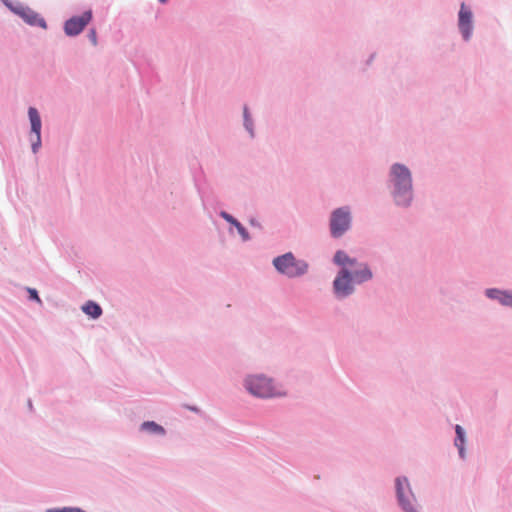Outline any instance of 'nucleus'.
Listing matches in <instances>:
<instances>
[{
	"label": "nucleus",
	"mask_w": 512,
	"mask_h": 512,
	"mask_svg": "<svg viewBox=\"0 0 512 512\" xmlns=\"http://www.w3.org/2000/svg\"><path fill=\"white\" fill-rule=\"evenodd\" d=\"M391 178L395 186V200L399 205H408L411 201L412 180L409 169L401 164L391 168Z\"/></svg>",
	"instance_id": "1"
},
{
	"label": "nucleus",
	"mask_w": 512,
	"mask_h": 512,
	"mask_svg": "<svg viewBox=\"0 0 512 512\" xmlns=\"http://www.w3.org/2000/svg\"><path fill=\"white\" fill-rule=\"evenodd\" d=\"M334 261L336 264L343 266V269L340 271L339 275L334 280V290L335 293L340 297L348 296L353 292V286L351 285V274L345 266H355L356 260L350 258L345 252L337 251L334 256Z\"/></svg>",
	"instance_id": "2"
},
{
	"label": "nucleus",
	"mask_w": 512,
	"mask_h": 512,
	"mask_svg": "<svg viewBox=\"0 0 512 512\" xmlns=\"http://www.w3.org/2000/svg\"><path fill=\"white\" fill-rule=\"evenodd\" d=\"M246 389L257 397H274L282 393L273 385L271 379L263 376H251L245 380Z\"/></svg>",
	"instance_id": "3"
},
{
	"label": "nucleus",
	"mask_w": 512,
	"mask_h": 512,
	"mask_svg": "<svg viewBox=\"0 0 512 512\" xmlns=\"http://www.w3.org/2000/svg\"><path fill=\"white\" fill-rule=\"evenodd\" d=\"M273 264L278 272L288 277L300 276L307 270V264L296 260L292 253L276 257Z\"/></svg>",
	"instance_id": "4"
},
{
	"label": "nucleus",
	"mask_w": 512,
	"mask_h": 512,
	"mask_svg": "<svg viewBox=\"0 0 512 512\" xmlns=\"http://www.w3.org/2000/svg\"><path fill=\"white\" fill-rule=\"evenodd\" d=\"M350 212L345 208L336 209L331 216L330 228L334 237H340L350 227Z\"/></svg>",
	"instance_id": "5"
},
{
	"label": "nucleus",
	"mask_w": 512,
	"mask_h": 512,
	"mask_svg": "<svg viewBox=\"0 0 512 512\" xmlns=\"http://www.w3.org/2000/svg\"><path fill=\"white\" fill-rule=\"evenodd\" d=\"M91 11H86L80 16L72 17L65 22L64 30L68 36L78 35L85 26L91 21Z\"/></svg>",
	"instance_id": "6"
},
{
	"label": "nucleus",
	"mask_w": 512,
	"mask_h": 512,
	"mask_svg": "<svg viewBox=\"0 0 512 512\" xmlns=\"http://www.w3.org/2000/svg\"><path fill=\"white\" fill-rule=\"evenodd\" d=\"M28 115L31 123V131L36 135V141L32 143L33 152H37L41 145V119L36 108L30 107Z\"/></svg>",
	"instance_id": "7"
},
{
	"label": "nucleus",
	"mask_w": 512,
	"mask_h": 512,
	"mask_svg": "<svg viewBox=\"0 0 512 512\" xmlns=\"http://www.w3.org/2000/svg\"><path fill=\"white\" fill-rule=\"evenodd\" d=\"M459 28L463 37L468 40L472 33V13L465 7L464 3L461 5L459 12Z\"/></svg>",
	"instance_id": "8"
},
{
	"label": "nucleus",
	"mask_w": 512,
	"mask_h": 512,
	"mask_svg": "<svg viewBox=\"0 0 512 512\" xmlns=\"http://www.w3.org/2000/svg\"><path fill=\"white\" fill-rule=\"evenodd\" d=\"M404 487H406L409 490L408 480L406 478H397L396 479V489H397V495H398L400 504L402 505L403 509L406 512H416L413 509L411 502L405 498Z\"/></svg>",
	"instance_id": "9"
},
{
	"label": "nucleus",
	"mask_w": 512,
	"mask_h": 512,
	"mask_svg": "<svg viewBox=\"0 0 512 512\" xmlns=\"http://www.w3.org/2000/svg\"><path fill=\"white\" fill-rule=\"evenodd\" d=\"M12 10L23 17L29 24L39 25L43 28L46 27V22L43 18H40L36 13L27 9L23 6H18L16 8H12Z\"/></svg>",
	"instance_id": "10"
},
{
	"label": "nucleus",
	"mask_w": 512,
	"mask_h": 512,
	"mask_svg": "<svg viewBox=\"0 0 512 512\" xmlns=\"http://www.w3.org/2000/svg\"><path fill=\"white\" fill-rule=\"evenodd\" d=\"M351 279L356 283H362L372 278V273L366 265H361V268L350 273Z\"/></svg>",
	"instance_id": "11"
},
{
	"label": "nucleus",
	"mask_w": 512,
	"mask_h": 512,
	"mask_svg": "<svg viewBox=\"0 0 512 512\" xmlns=\"http://www.w3.org/2000/svg\"><path fill=\"white\" fill-rule=\"evenodd\" d=\"M82 311L94 319L99 318L102 314L101 307L93 301L86 302L82 306Z\"/></svg>",
	"instance_id": "12"
},
{
	"label": "nucleus",
	"mask_w": 512,
	"mask_h": 512,
	"mask_svg": "<svg viewBox=\"0 0 512 512\" xmlns=\"http://www.w3.org/2000/svg\"><path fill=\"white\" fill-rule=\"evenodd\" d=\"M141 429L155 434H165L164 428L153 421L144 422L141 425Z\"/></svg>",
	"instance_id": "13"
},
{
	"label": "nucleus",
	"mask_w": 512,
	"mask_h": 512,
	"mask_svg": "<svg viewBox=\"0 0 512 512\" xmlns=\"http://www.w3.org/2000/svg\"><path fill=\"white\" fill-rule=\"evenodd\" d=\"M456 434H457V438L455 440V445L458 447L459 449V454L461 457H464V447H463V444H464V431L462 429V427L460 425H456Z\"/></svg>",
	"instance_id": "14"
},
{
	"label": "nucleus",
	"mask_w": 512,
	"mask_h": 512,
	"mask_svg": "<svg viewBox=\"0 0 512 512\" xmlns=\"http://www.w3.org/2000/svg\"><path fill=\"white\" fill-rule=\"evenodd\" d=\"M504 291H501V290H497V289H488L486 291V294L489 298L491 299H497L498 301H500L501 299V296L503 295Z\"/></svg>",
	"instance_id": "15"
},
{
	"label": "nucleus",
	"mask_w": 512,
	"mask_h": 512,
	"mask_svg": "<svg viewBox=\"0 0 512 512\" xmlns=\"http://www.w3.org/2000/svg\"><path fill=\"white\" fill-rule=\"evenodd\" d=\"M501 304L512 307V293L505 292L499 301Z\"/></svg>",
	"instance_id": "16"
},
{
	"label": "nucleus",
	"mask_w": 512,
	"mask_h": 512,
	"mask_svg": "<svg viewBox=\"0 0 512 512\" xmlns=\"http://www.w3.org/2000/svg\"><path fill=\"white\" fill-rule=\"evenodd\" d=\"M49 512H85L84 510L77 507H68L63 509L49 510Z\"/></svg>",
	"instance_id": "17"
},
{
	"label": "nucleus",
	"mask_w": 512,
	"mask_h": 512,
	"mask_svg": "<svg viewBox=\"0 0 512 512\" xmlns=\"http://www.w3.org/2000/svg\"><path fill=\"white\" fill-rule=\"evenodd\" d=\"M235 227L237 228L239 234L242 236L244 240H247L249 238L246 229L239 222L235 224Z\"/></svg>",
	"instance_id": "18"
},
{
	"label": "nucleus",
	"mask_w": 512,
	"mask_h": 512,
	"mask_svg": "<svg viewBox=\"0 0 512 512\" xmlns=\"http://www.w3.org/2000/svg\"><path fill=\"white\" fill-rule=\"evenodd\" d=\"M221 216L228 222H230L231 224L235 225L238 221L236 219H234L231 215H229L228 213L226 212H222L221 213Z\"/></svg>",
	"instance_id": "19"
},
{
	"label": "nucleus",
	"mask_w": 512,
	"mask_h": 512,
	"mask_svg": "<svg viewBox=\"0 0 512 512\" xmlns=\"http://www.w3.org/2000/svg\"><path fill=\"white\" fill-rule=\"evenodd\" d=\"M89 36V39L90 41L92 42L93 45H96L97 44V36H96V31L95 30H91L88 34Z\"/></svg>",
	"instance_id": "20"
},
{
	"label": "nucleus",
	"mask_w": 512,
	"mask_h": 512,
	"mask_svg": "<svg viewBox=\"0 0 512 512\" xmlns=\"http://www.w3.org/2000/svg\"><path fill=\"white\" fill-rule=\"evenodd\" d=\"M28 291H29L31 299H34V300L38 301L39 303L41 302V300L37 294V291L35 289H29Z\"/></svg>",
	"instance_id": "21"
},
{
	"label": "nucleus",
	"mask_w": 512,
	"mask_h": 512,
	"mask_svg": "<svg viewBox=\"0 0 512 512\" xmlns=\"http://www.w3.org/2000/svg\"><path fill=\"white\" fill-rule=\"evenodd\" d=\"M244 115H245V125H246L247 129H250V128H249L248 119H247V109H246V108H245V110H244Z\"/></svg>",
	"instance_id": "22"
},
{
	"label": "nucleus",
	"mask_w": 512,
	"mask_h": 512,
	"mask_svg": "<svg viewBox=\"0 0 512 512\" xmlns=\"http://www.w3.org/2000/svg\"><path fill=\"white\" fill-rule=\"evenodd\" d=\"M159 1H160L161 3H165V2H166V0H159Z\"/></svg>",
	"instance_id": "23"
}]
</instances>
